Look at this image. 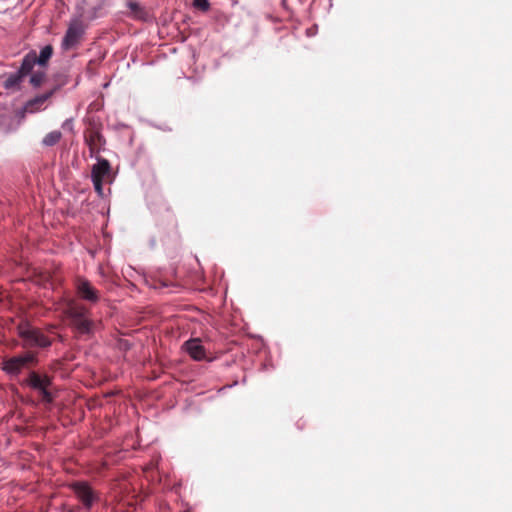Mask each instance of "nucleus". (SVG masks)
Masks as SVG:
<instances>
[{"mask_svg": "<svg viewBox=\"0 0 512 512\" xmlns=\"http://www.w3.org/2000/svg\"><path fill=\"white\" fill-rule=\"evenodd\" d=\"M97 163L92 166L91 179L98 195H103V183L111 174L110 162L100 156L95 157Z\"/></svg>", "mask_w": 512, "mask_h": 512, "instance_id": "4", "label": "nucleus"}, {"mask_svg": "<svg viewBox=\"0 0 512 512\" xmlns=\"http://www.w3.org/2000/svg\"><path fill=\"white\" fill-rule=\"evenodd\" d=\"M45 78H46L45 72L37 71L31 75L30 84L35 88L40 87L42 85V83L44 82Z\"/></svg>", "mask_w": 512, "mask_h": 512, "instance_id": "16", "label": "nucleus"}, {"mask_svg": "<svg viewBox=\"0 0 512 512\" xmlns=\"http://www.w3.org/2000/svg\"><path fill=\"white\" fill-rule=\"evenodd\" d=\"M75 288L77 295L85 301L96 303L100 299L99 291L85 278L78 277Z\"/></svg>", "mask_w": 512, "mask_h": 512, "instance_id": "8", "label": "nucleus"}, {"mask_svg": "<svg viewBox=\"0 0 512 512\" xmlns=\"http://www.w3.org/2000/svg\"><path fill=\"white\" fill-rule=\"evenodd\" d=\"M42 400L47 403H51L53 401V396L51 392L49 391V387L43 388V390H39Z\"/></svg>", "mask_w": 512, "mask_h": 512, "instance_id": "17", "label": "nucleus"}, {"mask_svg": "<svg viewBox=\"0 0 512 512\" xmlns=\"http://www.w3.org/2000/svg\"><path fill=\"white\" fill-rule=\"evenodd\" d=\"M34 390H43L45 387L52 385V378L46 374H40L36 371H30L27 378L22 382Z\"/></svg>", "mask_w": 512, "mask_h": 512, "instance_id": "9", "label": "nucleus"}, {"mask_svg": "<svg viewBox=\"0 0 512 512\" xmlns=\"http://www.w3.org/2000/svg\"><path fill=\"white\" fill-rule=\"evenodd\" d=\"M19 337L22 339L23 348H48L52 341L40 330L24 322L17 327Z\"/></svg>", "mask_w": 512, "mask_h": 512, "instance_id": "2", "label": "nucleus"}, {"mask_svg": "<svg viewBox=\"0 0 512 512\" xmlns=\"http://www.w3.org/2000/svg\"><path fill=\"white\" fill-rule=\"evenodd\" d=\"M37 364V353L29 350L24 353L5 358L2 362V370L10 377H17L24 369L34 367Z\"/></svg>", "mask_w": 512, "mask_h": 512, "instance_id": "1", "label": "nucleus"}, {"mask_svg": "<svg viewBox=\"0 0 512 512\" xmlns=\"http://www.w3.org/2000/svg\"><path fill=\"white\" fill-rule=\"evenodd\" d=\"M54 90L39 95L34 99L28 101L25 105V110L29 113H34L40 109V107L53 95Z\"/></svg>", "mask_w": 512, "mask_h": 512, "instance_id": "12", "label": "nucleus"}, {"mask_svg": "<svg viewBox=\"0 0 512 512\" xmlns=\"http://www.w3.org/2000/svg\"><path fill=\"white\" fill-rule=\"evenodd\" d=\"M84 141L86 145L89 147V152L91 157L99 156V153L103 146L105 145V138L100 132V129L91 125L84 132Z\"/></svg>", "mask_w": 512, "mask_h": 512, "instance_id": "6", "label": "nucleus"}, {"mask_svg": "<svg viewBox=\"0 0 512 512\" xmlns=\"http://www.w3.org/2000/svg\"><path fill=\"white\" fill-rule=\"evenodd\" d=\"M184 348L191 358L201 361L206 358V351L199 338H192L184 343Z\"/></svg>", "mask_w": 512, "mask_h": 512, "instance_id": "10", "label": "nucleus"}, {"mask_svg": "<svg viewBox=\"0 0 512 512\" xmlns=\"http://www.w3.org/2000/svg\"><path fill=\"white\" fill-rule=\"evenodd\" d=\"M68 317L72 326L80 334H89L93 327V322L87 318L88 310L84 306L71 305L68 308Z\"/></svg>", "mask_w": 512, "mask_h": 512, "instance_id": "3", "label": "nucleus"}, {"mask_svg": "<svg viewBox=\"0 0 512 512\" xmlns=\"http://www.w3.org/2000/svg\"><path fill=\"white\" fill-rule=\"evenodd\" d=\"M71 488L79 501H81L83 506L88 510L99 500L98 494L87 482H74L71 484Z\"/></svg>", "mask_w": 512, "mask_h": 512, "instance_id": "5", "label": "nucleus"}, {"mask_svg": "<svg viewBox=\"0 0 512 512\" xmlns=\"http://www.w3.org/2000/svg\"><path fill=\"white\" fill-rule=\"evenodd\" d=\"M36 52L30 51L27 53L21 63L19 70L17 71L22 77H26L31 74L34 66L36 65Z\"/></svg>", "mask_w": 512, "mask_h": 512, "instance_id": "11", "label": "nucleus"}, {"mask_svg": "<svg viewBox=\"0 0 512 512\" xmlns=\"http://www.w3.org/2000/svg\"><path fill=\"white\" fill-rule=\"evenodd\" d=\"M194 6L200 10L206 11L209 8L208 0H194Z\"/></svg>", "mask_w": 512, "mask_h": 512, "instance_id": "18", "label": "nucleus"}, {"mask_svg": "<svg viewBox=\"0 0 512 512\" xmlns=\"http://www.w3.org/2000/svg\"><path fill=\"white\" fill-rule=\"evenodd\" d=\"M24 77L18 72L13 73L7 77L3 83V87L7 90H19Z\"/></svg>", "mask_w": 512, "mask_h": 512, "instance_id": "13", "label": "nucleus"}, {"mask_svg": "<svg viewBox=\"0 0 512 512\" xmlns=\"http://www.w3.org/2000/svg\"><path fill=\"white\" fill-rule=\"evenodd\" d=\"M83 34L84 27L82 22L79 20L71 22L62 40V47L65 50L75 47L80 43Z\"/></svg>", "mask_w": 512, "mask_h": 512, "instance_id": "7", "label": "nucleus"}, {"mask_svg": "<svg viewBox=\"0 0 512 512\" xmlns=\"http://www.w3.org/2000/svg\"><path fill=\"white\" fill-rule=\"evenodd\" d=\"M52 55L53 47L51 45H46L41 49L39 56L36 55V63L39 66H46Z\"/></svg>", "mask_w": 512, "mask_h": 512, "instance_id": "14", "label": "nucleus"}, {"mask_svg": "<svg viewBox=\"0 0 512 512\" xmlns=\"http://www.w3.org/2000/svg\"><path fill=\"white\" fill-rule=\"evenodd\" d=\"M62 138V133L58 130L51 131L45 135L42 140V144L47 147H52L56 145L60 139Z\"/></svg>", "mask_w": 512, "mask_h": 512, "instance_id": "15", "label": "nucleus"}]
</instances>
